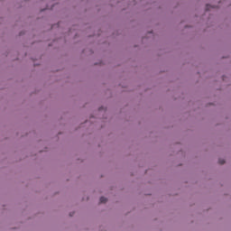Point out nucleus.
Returning <instances> with one entry per match:
<instances>
[{
  "mask_svg": "<svg viewBox=\"0 0 231 231\" xmlns=\"http://www.w3.org/2000/svg\"><path fill=\"white\" fill-rule=\"evenodd\" d=\"M100 203H107V198H106V197H101V198H100Z\"/></svg>",
  "mask_w": 231,
  "mask_h": 231,
  "instance_id": "1",
  "label": "nucleus"
},
{
  "mask_svg": "<svg viewBox=\"0 0 231 231\" xmlns=\"http://www.w3.org/2000/svg\"><path fill=\"white\" fill-rule=\"evenodd\" d=\"M218 162H219L220 165H224L225 160L219 159V160H218Z\"/></svg>",
  "mask_w": 231,
  "mask_h": 231,
  "instance_id": "2",
  "label": "nucleus"
},
{
  "mask_svg": "<svg viewBox=\"0 0 231 231\" xmlns=\"http://www.w3.org/2000/svg\"><path fill=\"white\" fill-rule=\"evenodd\" d=\"M210 6H211L210 5H206V10H210Z\"/></svg>",
  "mask_w": 231,
  "mask_h": 231,
  "instance_id": "3",
  "label": "nucleus"
}]
</instances>
